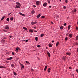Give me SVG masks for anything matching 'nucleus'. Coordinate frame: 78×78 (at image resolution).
I'll use <instances>...</instances> for the list:
<instances>
[{
    "label": "nucleus",
    "mask_w": 78,
    "mask_h": 78,
    "mask_svg": "<svg viewBox=\"0 0 78 78\" xmlns=\"http://www.w3.org/2000/svg\"><path fill=\"white\" fill-rule=\"evenodd\" d=\"M16 4L17 5H16V8L18 9L20 8V6H21L20 3H19V2H16Z\"/></svg>",
    "instance_id": "1"
},
{
    "label": "nucleus",
    "mask_w": 78,
    "mask_h": 78,
    "mask_svg": "<svg viewBox=\"0 0 78 78\" xmlns=\"http://www.w3.org/2000/svg\"><path fill=\"white\" fill-rule=\"evenodd\" d=\"M19 63H20V65H21V70L23 69H24V66H23V64L20 63V62H19Z\"/></svg>",
    "instance_id": "2"
},
{
    "label": "nucleus",
    "mask_w": 78,
    "mask_h": 78,
    "mask_svg": "<svg viewBox=\"0 0 78 78\" xmlns=\"http://www.w3.org/2000/svg\"><path fill=\"white\" fill-rule=\"evenodd\" d=\"M67 59V57L66 56H64L62 58V60L63 61H66Z\"/></svg>",
    "instance_id": "3"
},
{
    "label": "nucleus",
    "mask_w": 78,
    "mask_h": 78,
    "mask_svg": "<svg viewBox=\"0 0 78 78\" xmlns=\"http://www.w3.org/2000/svg\"><path fill=\"white\" fill-rule=\"evenodd\" d=\"M37 23V22L36 21H35V22L32 21L31 22V25H34L36 24Z\"/></svg>",
    "instance_id": "4"
},
{
    "label": "nucleus",
    "mask_w": 78,
    "mask_h": 78,
    "mask_svg": "<svg viewBox=\"0 0 78 78\" xmlns=\"http://www.w3.org/2000/svg\"><path fill=\"white\" fill-rule=\"evenodd\" d=\"M66 56L67 55H68V56H70V55H71V53L70 52H66Z\"/></svg>",
    "instance_id": "5"
},
{
    "label": "nucleus",
    "mask_w": 78,
    "mask_h": 78,
    "mask_svg": "<svg viewBox=\"0 0 78 78\" xmlns=\"http://www.w3.org/2000/svg\"><path fill=\"white\" fill-rule=\"evenodd\" d=\"M40 4V2L38 1H37L36 2V5H39V4Z\"/></svg>",
    "instance_id": "6"
},
{
    "label": "nucleus",
    "mask_w": 78,
    "mask_h": 78,
    "mask_svg": "<svg viewBox=\"0 0 78 78\" xmlns=\"http://www.w3.org/2000/svg\"><path fill=\"white\" fill-rule=\"evenodd\" d=\"M4 28L6 29H9V27H8V26L6 25L5 26Z\"/></svg>",
    "instance_id": "7"
},
{
    "label": "nucleus",
    "mask_w": 78,
    "mask_h": 78,
    "mask_svg": "<svg viewBox=\"0 0 78 78\" xmlns=\"http://www.w3.org/2000/svg\"><path fill=\"white\" fill-rule=\"evenodd\" d=\"M47 2H45L43 4V6H44L45 7L46 6H47Z\"/></svg>",
    "instance_id": "8"
},
{
    "label": "nucleus",
    "mask_w": 78,
    "mask_h": 78,
    "mask_svg": "<svg viewBox=\"0 0 78 78\" xmlns=\"http://www.w3.org/2000/svg\"><path fill=\"white\" fill-rule=\"evenodd\" d=\"M7 60H11V59H12V57H10L9 58H7Z\"/></svg>",
    "instance_id": "9"
},
{
    "label": "nucleus",
    "mask_w": 78,
    "mask_h": 78,
    "mask_svg": "<svg viewBox=\"0 0 78 78\" xmlns=\"http://www.w3.org/2000/svg\"><path fill=\"white\" fill-rule=\"evenodd\" d=\"M6 67L5 66H0V69H5V68Z\"/></svg>",
    "instance_id": "10"
},
{
    "label": "nucleus",
    "mask_w": 78,
    "mask_h": 78,
    "mask_svg": "<svg viewBox=\"0 0 78 78\" xmlns=\"http://www.w3.org/2000/svg\"><path fill=\"white\" fill-rule=\"evenodd\" d=\"M47 53L48 57H50V52H47Z\"/></svg>",
    "instance_id": "11"
},
{
    "label": "nucleus",
    "mask_w": 78,
    "mask_h": 78,
    "mask_svg": "<svg viewBox=\"0 0 78 78\" xmlns=\"http://www.w3.org/2000/svg\"><path fill=\"white\" fill-rule=\"evenodd\" d=\"M35 12L34 11V10H33L31 12V14H34Z\"/></svg>",
    "instance_id": "12"
},
{
    "label": "nucleus",
    "mask_w": 78,
    "mask_h": 78,
    "mask_svg": "<svg viewBox=\"0 0 78 78\" xmlns=\"http://www.w3.org/2000/svg\"><path fill=\"white\" fill-rule=\"evenodd\" d=\"M73 34H69V37L70 38H72V37Z\"/></svg>",
    "instance_id": "13"
},
{
    "label": "nucleus",
    "mask_w": 78,
    "mask_h": 78,
    "mask_svg": "<svg viewBox=\"0 0 78 78\" xmlns=\"http://www.w3.org/2000/svg\"><path fill=\"white\" fill-rule=\"evenodd\" d=\"M51 70V69L50 68H49L48 69V73H50V70Z\"/></svg>",
    "instance_id": "14"
},
{
    "label": "nucleus",
    "mask_w": 78,
    "mask_h": 78,
    "mask_svg": "<svg viewBox=\"0 0 78 78\" xmlns=\"http://www.w3.org/2000/svg\"><path fill=\"white\" fill-rule=\"evenodd\" d=\"M47 66H45V68L44 69V71H46V70L47 69Z\"/></svg>",
    "instance_id": "15"
},
{
    "label": "nucleus",
    "mask_w": 78,
    "mask_h": 78,
    "mask_svg": "<svg viewBox=\"0 0 78 78\" xmlns=\"http://www.w3.org/2000/svg\"><path fill=\"white\" fill-rule=\"evenodd\" d=\"M60 28L61 30H63V29H64V26H61L60 27Z\"/></svg>",
    "instance_id": "16"
},
{
    "label": "nucleus",
    "mask_w": 78,
    "mask_h": 78,
    "mask_svg": "<svg viewBox=\"0 0 78 78\" xmlns=\"http://www.w3.org/2000/svg\"><path fill=\"white\" fill-rule=\"evenodd\" d=\"M29 32L30 33H33V30L31 29H30L29 30Z\"/></svg>",
    "instance_id": "17"
},
{
    "label": "nucleus",
    "mask_w": 78,
    "mask_h": 78,
    "mask_svg": "<svg viewBox=\"0 0 78 78\" xmlns=\"http://www.w3.org/2000/svg\"><path fill=\"white\" fill-rule=\"evenodd\" d=\"M5 16H3L1 19V21H2V20H3V19H5Z\"/></svg>",
    "instance_id": "18"
},
{
    "label": "nucleus",
    "mask_w": 78,
    "mask_h": 78,
    "mask_svg": "<svg viewBox=\"0 0 78 78\" xmlns=\"http://www.w3.org/2000/svg\"><path fill=\"white\" fill-rule=\"evenodd\" d=\"M70 29V26L69 25L68 27V30H69Z\"/></svg>",
    "instance_id": "19"
},
{
    "label": "nucleus",
    "mask_w": 78,
    "mask_h": 78,
    "mask_svg": "<svg viewBox=\"0 0 78 78\" xmlns=\"http://www.w3.org/2000/svg\"><path fill=\"white\" fill-rule=\"evenodd\" d=\"M41 16V15L40 14H39L37 16V18H39V17Z\"/></svg>",
    "instance_id": "20"
},
{
    "label": "nucleus",
    "mask_w": 78,
    "mask_h": 78,
    "mask_svg": "<svg viewBox=\"0 0 78 78\" xmlns=\"http://www.w3.org/2000/svg\"><path fill=\"white\" fill-rule=\"evenodd\" d=\"M48 46L49 47H52V45L51 44H49Z\"/></svg>",
    "instance_id": "21"
},
{
    "label": "nucleus",
    "mask_w": 78,
    "mask_h": 78,
    "mask_svg": "<svg viewBox=\"0 0 78 78\" xmlns=\"http://www.w3.org/2000/svg\"><path fill=\"white\" fill-rule=\"evenodd\" d=\"M35 40L36 41H38V38L37 37H35Z\"/></svg>",
    "instance_id": "22"
},
{
    "label": "nucleus",
    "mask_w": 78,
    "mask_h": 78,
    "mask_svg": "<svg viewBox=\"0 0 78 78\" xmlns=\"http://www.w3.org/2000/svg\"><path fill=\"white\" fill-rule=\"evenodd\" d=\"M76 41H77V40H78V35L76 37Z\"/></svg>",
    "instance_id": "23"
},
{
    "label": "nucleus",
    "mask_w": 78,
    "mask_h": 78,
    "mask_svg": "<svg viewBox=\"0 0 78 78\" xmlns=\"http://www.w3.org/2000/svg\"><path fill=\"white\" fill-rule=\"evenodd\" d=\"M26 64H27L29 65L30 64V62H28L27 61H26Z\"/></svg>",
    "instance_id": "24"
},
{
    "label": "nucleus",
    "mask_w": 78,
    "mask_h": 78,
    "mask_svg": "<svg viewBox=\"0 0 78 78\" xmlns=\"http://www.w3.org/2000/svg\"><path fill=\"white\" fill-rule=\"evenodd\" d=\"M11 66L12 67H14V64H12L11 65Z\"/></svg>",
    "instance_id": "25"
},
{
    "label": "nucleus",
    "mask_w": 78,
    "mask_h": 78,
    "mask_svg": "<svg viewBox=\"0 0 78 78\" xmlns=\"http://www.w3.org/2000/svg\"><path fill=\"white\" fill-rule=\"evenodd\" d=\"M65 41H67L68 40V38L67 37H66L65 39Z\"/></svg>",
    "instance_id": "26"
},
{
    "label": "nucleus",
    "mask_w": 78,
    "mask_h": 78,
    "mask_svg": "<svg viewBox=\"0 0 78 78\" xmlns=\"http://www.w3.org/2000/svg\"><path fill=\"white\" fill-rule=\"evenodd\" d=\"M44 34H42L41 35V37H43L44 36Z\"/></svg>",
    "instance_id": "27"
},
{
    "label": "nucleus",
    "mask_w": 78,
    "mask_h": 78,
    "mask_svg": "<svg viewBox=\"0 0 78 78\" xmlns=\"http://www.w3.org/2000/svg\"><path fill=\"white\" fill-rule=\"evenodd\" d=\"M23 29L25 30H27V28L25 27H23Z\"/></svg>",
    "instance_id": "28"
},
{
    "label": "nucleus",
    "mask_w": 78,
    "mask_h": 78,
    "mask_svg": "<svg viewBox=\"0 0 78 78\" xmlns=\"http://www.w3.org/2000/svg\"><path fill=\"white\" fill-rule=\"evenodd\" d=\"M15 49L16 50V51H17L18 50H19V48H16Z\"/></svg>",
    "instance_id": "29"
},
{
    "label": "nucleus",
    "mask_w": 78,
    "mask_h": 78,
    "mask_svg": "<svg viewBox=\"0 0 78 78\" xmlns=\"http://www.w3.org/2000/svg\"><path fill=\"white\" fill-rule=\"evenodd\" d=\"M13 74L14 75H15V76H16V75H17V73L15 72H14Z\"/></svg>",
    "instance_id": "30"
},
{
    "label": "nucleus",
    "mask_w": 78,
    "mask_h": 78,
    "mask_svg": "<svg viewBox=\"0 0 78 78\" xmlns=\"http://www.w3.org/2000/svg\"><path fill=\"white\" fill-rule=\"evenodd\" d=\"M59 42H58L57 43H56V46H58V45H59Z\"/></svg>",
    "instance_id": "31"
},
{
    "label": "nucleus",
    "mask_w": 78,
    "mask_h": 78,
    "mask_svg": "<svg viewBox=\"0 0 78 78\" xmlns=\"http://www.w3.org/2000/svg\"><path fill=\"white\" fill-rule=\"evenodd\" d=\"M6 20L8 22H9V18H8Z\"/></svg>",
    "instance_id": "32"
},
{
    "label": "nucleus",
    "mask_w": 78,
    "mask_h": 78,
    "mask_svg": "<svg viewBox=\"0 0 78 78\" xmlns=\"http://www.w3.org/2000/svg\"><path fill=\"white\" fill-rule=\"evenodd\" d=\"M76 12V10L75 9L73 11V12Z\"/></svg>",
    "instance_id": "33"
},
{
    "label": "nucleus",
    "mask_w": 78,
    "mask_h": 78,
    "mask_svg": "<svg viewBox=\"0 0 78 78\" xmlns=\"http://www.w3.org/2000/svg\"><path fill=\"white\" fill-rule=\"evenodd\" d=\"M10 20H13V19H14V18H13V17H11L10 19Z\"/></svg>",
    "instance_id": "34"
},
{
    "label": "nucleus",
    "mask_w": 78,
    "mask_h": 78,
    "mask_svg": "<svg viewBox=\"0 0 78 78\" xmlns=\"http://www.w3.org/2000/svg\"><path fill=\"white\" fill-rule=\"evenodd\" d=\"M37 47H38V48H40L41 47V46L40 45H38L37 46Z\"/></svg>",
    "instance_id": "35"
},
{
    "label": "nucleus",
    "mask_w": 78,
    "mask_h": 78,
    "mask_svg": "<svg viewBox=\"0 0 78 78\" xmlns=\"http://www.w3.org/2000/svg\"><path fill=\"white\" fill-rule=\"evenodd\" d=\"M41 18H42V19H44V18H45V16H42L41 17Z\"/></svg>",
    "instance_id": "36"
},
{
    "label": "nucleus",
    "mask_w": 78,
    "mask_h": 78,
    "mask_svg": "<svg viewBox=\"0 0 78 78\" xmlns=\"http://www.w3.org/2000/svg\"><path fill=\"white\" fill-rule=\"evenodd\" d=\"M47 1L49 3H50V0H47Z\"/></svg>",
    "instance_id": "37"
},
{
    "label": "nucleus",
    "mask_w": 78,
    "mask_h": 78,
    "mask_svg": "<svg viewBox=\"0 0 78 78\" xmlns=\"http://www.w3.org/2000/svg\"><path fill=\"white\" fill-rule=\"evenodd\" d=\"M65 2H66V3H67L68 2V1L67 0H66L65 1Z\"/></svg>",
    "instance_id": "38"
},
{
    "label": "nucleus",
    "mask_w": 78,
    "mask_h": 78,
    "mask_svg": "<svg viewBox=\"0 0 78 78\" xmlns=\"http://www.w3.org/2000/svg\"><path fill=\"white\" fill-rule=\"evenodd\" d=\"M76 30H78V27H76Z\"/></svg>",
    "instance_id": "39"
},
{
    "label": "nucleus",
    "mask_w": 78,
    "mask_h": 78,
    "mask_svg": "<svg viewBox=\"0 0 78 78\" xmlns=\"http://www.w3.org/2000/svg\"><path fill=\"white\" fill-rule=\"evenodd\" d=\"M12 55H15V54H14V52H12Z\"/></svg>",
    "instance_id": "40"
},
{
    "label": "nucleus",
    "mask_w": 78,
    "mask_h": 78,
    "mask_svg": "<svg viewBox=\"0 0 78 78\" xmlns=\"http://www.w3.org/2000/svg\"><path fill=\"white\" fill-rule=\"evenodd\" d=\"M22 16H23V17H25V14H22Z\"/></svg>",
    "instance_id": "41"
},
{
    "label": "nucleus",
    "mask_w": 78,
    "mask_h": 78,
    "mask_svg": "<svg viewBox=\"0 0 78 78\" xmlns=\"http://www.w3.org/2000/svg\"><path fill=\"white\" fill-rule=\"evenodd\" d=\"M66 25H67V23H65L63 25L64 26H66Z\"/></svg>",
    "instance_id": "42"
},
{
    "label": "nucleus",
    "mask_w": 78,
    "mask_h": 78,
    "mask_svg": "<svg viewBox=\"0 0 78 78\" xmlns=\"http://www.w3.org/2000/svg\"><path fill=\"white\" fill-rule=\"evenodd\" d=\"M75 44L76 45H78V43H77L76 42V43H75Z\"/></svg>",
    "instance_id": "43"
},
{
    "label": "nucleus",
    "mask_w": 78,
    "mask_h": 78,
    "mask_svg": "<svg viewBox=\"0 0 78 78\" xmlns=\"http://www.w3.org/2000/svg\"><path fill=\"white\" fill-rule=\"evenodd\" d=\"M33 28H34V29H36V27H33Z\"/></svg>",
    "instance_id": "44"
},
{
    "label": "nucleus",
    "mask_w": 78,
    "mask_h": 78,
    "mask_svg": "<svg viewBox=\"0 0 78 78\" xmlns=\"http://www.w3.org/2000/svg\"><path fill=\"white\" fill-rule=\"evenodd\" d=\"M76 71L77 72V73H78V69H76Z\"/></svg>",
    "instance_id": "45"
},
{
    "label": "nucleus",
    "mask_w": 78,
    "mask_h": 78,
    "mask_svg": "<svg viewBox=\"0 0 78 78\" xmlns=\"http://www.w3.org/2000/svg\"><path fill=\"white\" fill-rule=\"evenodd\" d=\"M2 41L4 43H5V40H3Z\"/></svg>",
    "instance_id": "46"
},
{
    "label": "nucleus",
    "mask_w": 78,
    "mask_h": 78,
    "mask_svg": "<svg viewBox=\"0 0 78 78\" xmlns=\"http://www.w3.org/2000/svg\"><path fill=\"white\" fill-rule=\"evenodd\" d=\"M36 5H33V8H36Z\"/></svg>",
    "instance_id": "47"
},
{
    "label": "nucleus",
    "mask_w": 78,
    "mask_h": 78,
    "mask_svg": "<svg viewBox=\"0 0 78 78\" xmlns=\"http://www.w3.org/2000/svg\"><path fill=\"white\" fill-rule=\"evenodd\" d=\"M19 14H20V15H21V16H22V13H21L20 12L19 13Z\"/></svg>",
    "instance_id": "48"
},
{
    "label": "nucleus",
    "mask_w": 78,
    "mask_h": 78,
    "mask_svg": "<svg viewBox=\"0 0 78 78\" xmlns=\"http://www.w3.org/2000/svg\"><path fill=\"white\" fill-rule=\"evenodd\" d=\"M63 8H64V9H66V6H63Z\"/></svg>",
    "instance_id": "49"
},
{
    "label": "nucleus",
    "mask_w": 78,
    "mask_h": 78,
    "mask_svg": "<svg viewBox=\"0 0 78 78\" xmlns=\"http://www.w3.org/2000/svg\"><path fill=\"white\" fill-rule=\"evenodd\" d=\"M28 41V40H26V42H27Z\"/></svg>",
    "instance_id": "50"
},
{
    "label": "nucleus",
    "mask_w": 78,
    "mask_h": 78,
    "mask_svg": "<svg viewBox=\"0 0 78 78\" xmlns=\"http://www.w3.org/2000/svg\"><path fill=\"white\" fill-rule=\"evenodd\" d=\"M34 33H37V31H36V30H34Z\"/></svg>",
    "instance_id": "51"
},
{
    "label": "nucleus",
    "mask_w": 78,
    "mask_h": 78,
    "mask_svg": "<svg viewBox=\"0 0 78 78\" xmlns=\"http://www.w3.org/2000/svg\"><path fill=\"white\" fill-rule=\"evenodd\" d=\"M76 51L78 53V47L77 48Z\"/></svg>",
    "instance_id": "52"
},
{
    "label": "nucleus",
    "mask_w": 78,
    "mask_h": 78,
    "mask_svg": "<svg viewBox=\"0 0 78 78\" xmlns=\"http://www.w3.org/2000/svg\"><path fill=\"white\" fill-rule=\"evenodd\" d=\"M51 24H53V22H52V21H51Z\"/></svg>",
    "instance_id": "53"
},
{
    "label": "nucleus",
    "mask_w": 78,
    "mask_h": 78,
    "mask_svg": "<svg viewBox=\"0 0 78 78\" xmlns=\"http://www.w3.org/2000/svg\"><path fill=\"white\" fill-rule=\"evenodd\" d=\"M9 37L10 38H11V37H12V36H9Z\"/></svg>",
    "instance_id": "54"
},
{
    "label": "nucleus",
    "mask_w": 78,
    "mask_h": 78,
    "mask_svg": "<svg viewBox=\"0 0 78 78\" xmlns=\"http://www.w3.org/2000/svg\"><path fill=\"white\" fill-rule=\"evenodd\" d=\"M69 69H72V67H69Z\"/></svg>",
    "instance_id": "55"
},
{
    "label": "nucleus",
    "mask_w": 78,
    "mask_h": 78,
    "mask_svg": "<svg viewBox=\"0 0 78 78\" xmlns=\"http://www.w3.org/2000/svg\"><path fill=\"white\" fill-rule=\"evenodd\" d=\"M3 31H5V32H7V31H6V30H5V29H4L3 30Z\"/></svg>",
    "instance_id": "56"
},
{
    "label": "nucleus",
    "mask_w": 78,
    "mask_h": 78,
    "mask_svg": "<svg viewBox=\"0 0 78 78\" xmlns=\"http://www.w3.org/2000/svg\"><path fill=\"white\" fill-rule=\"evenodd\" d=\"M4 39H6V38L5 37H4Z\"/></svg>",
    "instance_id": "57"
},
{
    "label": "nucleus",
    "mask_w": 78,
    "mask_h": 78,
    "mask_svg": "<svg viewBox=\"0 0 78 78\" xmlns=\"http://www.w3.org/2000/svg\"><path fill=\"white\" fill-rule=\"evenodd\" d=\"M22 41H23V42H25V40H22Z\"/></svg>",
    "instance_id": "58"
},
{
    "label": "nucleus",
    "mask_w": 78,
    "mask_h": 78,
    "mask_svg": "<svg viewBox=\"0 0 78 78\" xmlns=\"http://www.w3.org/2000/svg\"><path fill=\"white\" fill-rule=\"evenodd\" d=\"M54 42H55V41H52V43Z\"/></svg>",
    "instance_id": "59"
},
{
    "label": "nucleus",
    "mask_w": 78,
    "mask_h": 78,
    "mask_svg": "<svg viewBox=\"0 0 78 78\" xmlns=\"http://www.w3.org/2000/svg\"><path fill=\"white\" fill-rule=\"evenodd\" d=\"M72 75L73 76V77H74V76L75 75H74V74H73Z\"/></svg>",
    "instance_id": "60"
},
{
    "label": "nucleus",
    "mask_w": 78,
    "mask_h": 78,
    "mask_svg": "<svg viewBox=\"0 0 78 78\" xmlns=\"http://www.w3.org/2000/svg\"><path fill=\"white\" fill-rule=\"evenodd\" d=\"M49 8H51V6H49Z\"/></svg>",
    "instance_id": "61"
},
{
    "label": "nucleus",
    "mask_w": 78,
    "mask_h": 78,
    "mask_svg": "<svg viewBox=\"0 0 78 78\" xmlns=\"http://www.w3.org/2000/svg\"><path fill=\"white\" fill-rule=\"evenodd\" d=\"M9 14L10 15V14H11V13H9Z\"/></svg>",
    "instance_id": "62"
},
{
    "label": "nucleus",
    "mask_w": 78,
    "mask_h": 78,
    "mask_svg": "<svg viewBox=\"0 0 78 78\" xmlns=\"http://www.w3.org/2000/svg\"><path fill=\"white\" fill-rule=\"evenodd\" d=\"M46 49H48V48L46 47Z\"/></svg>",
    "instance_id": "63"
},
{
    "label": "nucleus",
    "mask_w": 78,
    "mask_h": 78,
    "mask_svg": "<svg viewBox=\"0 0 78 78\" xmlns=\"http://www.w3.org/2000/svg\"><path fill=\"white\" fill-rule=\"evenodd\" d=\"M9 15H10L9 14L8 15V16H9Z\"/></svg>",
    "instance_id": "64"
}]
</instances>
